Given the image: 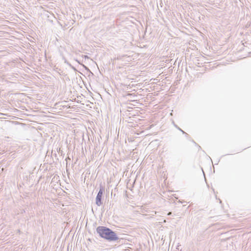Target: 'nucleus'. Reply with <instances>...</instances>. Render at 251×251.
<instances>
[{
  "instance_id": "obj_1",
  "label": "nucleus",
  "mask_w": 251,
  "mask_h": 251,
  "mask_svg": "<svg viewBox=\"0 0 251 251\" xmlns=\"http://www.w3.org/2000/svg\"><path fill=\"white\" fill-rule=\"evenodd\" d=\"M97 232L100 237L109 241H116L118 239V237L114 231L105 226H98Z\"/></svg>"
},
{
  "instance_id": "obj_2",
  "label": "nucleus",
  "mask_w": 251,
  "mask_h": 251,
  "mask_svg": "<svg viewBox=\"0 0 251 251\" xmlns=\"http://www.w3.org/2000/svg\"><path fill=\"white\" fill-rule=\"evenodd\" d=\"M103 195V191L102 189H100L98 194L97 196L96 199V204L98 206H100L101 204V198Z\"/></svg>"
}]
</instances>
